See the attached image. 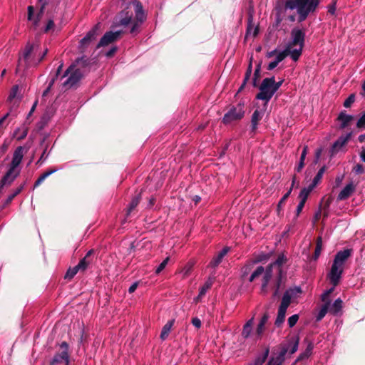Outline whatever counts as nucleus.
<instances>
[{
    "label": "nucleus",
    "instance_id": "09e8293b",
    "mask_svg": "<svg viewBox=\"0 0 365 365\" xmlns=\"http://www.w3.org/2000/svg\"><path fill=\"white\" fill-rule=\"evenodd\" d=\"M299 318V314H294V315L289 317L288 319L289 327L290 328L294 327L295 324H297V322H298Z\"/></svg>",
    "mask_w": 365,
    "mask_h": 365
},
{
    "label": "nucleus",
    "instance_id": "0e129e2a",
    "mask_svg": "<svg viewBox=\"0 0 365 365\" xmlns=\"http://www.w3.org/2000/svg\"><path fill=\"white\" fill-rule=\"evenodd\" d=\"M279 64V63L277 61H276L275 60L270 62L268 66H267V69L268 71H272L273 70L274 68H276L277 66V65Z\"/></svg>",
    "mask_w": 365,
    "mask_h": 365
},
{
    "label": "nucleus",
    "instance_id": "0eeeda50",
    "mask_svg": "<svg viewBox=\"0 0 365 365\" xmlns=\"http://www.w3.org/2000/svg\"><path fill=\"white\" fill-rule=\"evenodd\" d=\"M259 92L257 94L256 98L264 101L267 103L276 93L274 90L272 78H265L263 79L259 87Z\"/></svg>",
    "mask_w": 365,
    "mask_h": 365
},
{
    "label": "nucleus",
    "instance_id": "c03bdc74",
    "mask_svg": "<svg viewBox=\"0 0 365 365\" xmlns=\"http://www.w3.org/2000/svg\"><path fill=\"white\" fill-rule=\"evenodd\" d=\"M287 260V258L285 257V256L284 255H279L277 257V259L275 260V262H274L272 264H273V267L274 265H277L279 267V272L281 275V272H282V269H281V266L286 262Z\"/></svg>",
    "mask_w": 365,
    "mask_h": 365
},
{
    "label": "nucleus",
    "instance_id": "ddd939ff",
    "mask_svg": "<svg viewBox=\"0 0 365 365\" xmlns=\"http://www.w3.org/2000/svg\"><path fill=\"white\" fill-rule=\"evenodd\" d=\"M121 31H108L106 32L102 38L100 39L99 42L98 43L96 46V49L103 47L106 46H108V44L114 42L115 40L118 39V38L121 34Z\"/></svg>",
    "mask_w": 365,
    "mask_h": 365
},
{
    "label": "nucleus",
    "instance_id": "393cba45",
    "mask_svg": "<svg viewBox=\"0 0 365 365\" xmlns=\"http://www.w3.org/2000/svg\"><path fill=\"white\" fill-rule=\"evenodd\" d=\"M269 318V315L268 313H264L262 317L261 318L256 329V334L257 335L258 338H259L262 334L264 329V325L267 322Z\"/></svg>",
    "mask_w": 365,
    "mask_h": 365
},
{
    "label": "nucleus",
    "instance_id": "052dcab7",
    "mask_svg": "<svg viewBox=\"0 0 365 365\" xmlns=\"http://www.w3.org/2000/svg\"><path fill=\"white\" fill-rule=\"evenodd\" d=\"M304 205H305V202L303 201H300L299 203L298 204V205L297 207V210H296L297 217H298L299 215L300 214V212H302Z\"/></svg>",
    "mask_w": 365,
    "mask_h": 365
},
{
    "label": "nucleus",
    "instance_id": "1a4fd4ad",
    "mask_svg": "<svg viewBox=\"0 0 365 365\" xmlns=\"http://www.w3.org/2000/svg\"><path fill=\"white\" fill-rule=\"evenodd\" d=\"M244 115V105L239 103L236 106L231 108L229 111L224 115L222 122L225 124H230L233 121L242 119Z\"/></svg>",
    "mask_w": 365,
    "mask_h": 365
},
{
    "label": "nucleus",
    "instance_id": "de8ad7c7",
    "mask_svg": "<svg viewBox=\"0 0 365 365\" xmlns=\"http://www.w3.org/2000/svg\"><path fill=\"white\" fill-rule=\"evenodd\" d=\"M24 185H22L19 186L18 188H16V189L14 191V192H13L12 194H11L10 195H9V196H8V198H7V200H6V203H9V202H11L13 200V199H14V198L17 195H19V194L21 192V190H23V188H24Z\"/></svg>",
    "mask_w": 365,
    "mask_h": 365
},
{
    "label": "nucleus",
    "instance_id": "864d4df0",
    "mask_svg": "<svg viewBox=\"0 0 365 365\" xmlns=\"http://www.w3.org/2000/svg\"><path fill=\"white\" fill-rule=\"evenodd\" d=\"M356 127L358 128L365 129V113L358 120Z\"/></svg>",
    "mask_w": 365,
    "mask_h": 365
},
{
    "label": "nucleus",
    "instance_id": "20e7f679",
    "mask_svg": "<svg viewBox=\"0 0 365 365\" xmlns=\"http://www.w3.org/2000/svg\"><path fill=\"white\" fill-rule=\"evenodd\" d=\"M285 6L291 10L296 9L299 15V21H303L309 14L315 11L318 7V2L314 0H287Z\"/></svg>",
    "mask_w": 365,
    "mask_h": 365
},
{
    "label": "nucleus",
    "instance_id": "e2e57ef3",
    "mask_svg": "<svg viewBox=\"0 0 365 365\" xmlns=\"http://www.w3.org/2000/svg\"><path fill=\"white\" fill-rule=\"evenodd\" d=\"M307 151H308V146L307 145L304 146L301 156H300V160H302V161H304V160L306 158V155L307 154Z\"/></svg>",
    "mask_w": 365,
    "mask_h": 365
},
{
    "label": "nucleus",
    "instance_id": "a18cd8bd",
    "mask_svg": "<svg viewBox=\"0 0 365 365\" xmlns=\"http://www.w3.org/2000/svg\"><path fill=\"white\" fill-rule=\"evenodd\" d=\"M78 272H79V271L76 268V266L73 267H70L67 270V272H66V274L64 276V278L66 279H69L70 280V279H73L74 277V276L78 273Z\"/></svg>",
    "mask_w": 365,
    "mask_h": 365
},
{
    "label": "nucleus",
    "instance_id": "473e14b6",
    "mask_svg": "<svg viewBox=\"0 0 365 365\" xmlns=\"http://www.w3.org/2000/svg\"><path fill=\"white\" fill-rule=\"evenodd\" d=\"M329 305H330V301H327L326 303H324L322 305L319 312H318L317 315L316 316L317 322L321 321L325 317V315L327 314V313L329 311Z\"/></svg>",
    "mask_w": 365,
    "mask_h": 365
},
{
    "label": "nucleus",
    "instance_id": "ea45409f",
    "mask_svg": "<svg viewBox=\"0 0 365 365\" xmlns=\"http://www.w3.org/2000/svg\"><path fill=\"white\" fill-rule=\"evenodd\" d=\"M322 248V240L321 237H319L317 240V245H316L314 254L313 256L314 260H317L319 258V257L321 254Z\"/></svg>",
    "mask_w": 365,
    "mask_h": 365
},
{
    "label": "nucleus",
    "instance_id": "2f4dec72",
    "mask_svg": "<svg viewBox=\"0 0 365 365\" xmlns=\"http://www.w3.org/2000/svg\"><path fill=\"white\" fill-rule=\"evenodd\" d=\"M173 320H170L163 326L160 333V339L162 340H165L167 339L173 325Z\"/></svg>",
    "mask_w": 365,
    "mask_h": 365
},
{
    "label": "nucleus",
    "instance_id": "7c9ffc66",
    "mask_svg": "<svg viewBox=\"0 0 365 365\" xmlns=\"http://www.w3.org/2000/svg\"><path fill=\"white\" fill-rule=\"evenodd\" d=\"M272 268H273V264H269L264 272V276H263V287H267L270 279L272 276Z\"/></svg>",
    "mask_w": 365,
    "mask_h": 365
},
{
    "label": "nucleus",
    "instance_id": "338daca9",
    "mask_svg": "<svg viewBox=\"0 0 365 365\" xmlns=\"http://www.w3.org/2000/svg\"><path fill=\"white\" fill-rule=\"evenodd\" d=\"M54 26V22L53 20H49L47 23V25L44 29L45 32H48L51 29H52Z\"/></svg>",
    "mask_w": 365,
    "mask_h": 365
},
{
    "label": "nucleus",
    "instance_id": "6e6552de",
    "mask_svg": "<svg viewBox=\"0 0 365 365\" xmlns=\"http://www.w3.org/2000/svg\"><path fill=\"white\" fill-rule=\"evenodd\" d=\"M101 24H96L79 41L78 48L83 52L97 38L99 35Z\"/></svg>",
    "mask_w": 365,
    "mask_h": 365
},
{
    "label": "nucleus",
    "instance_id": "bb28decb",
    "mask_svg": "<svg viewBox=\"0 0 365 365\" xmlns=\"http://www.w3.org/2000/svg\"><path fill=\"white\" fill-rule=\"evenodd\" d=\"M302 292V291L300 287L289 288L284 293L282 299H284L285 297L288 298L289 302L290 304L292 297H295L297 294H301Z\"/></svg>",
    "mask_w": 365,
    "mask_h": 365
},
{
    "label": "nucleus",
    "instance_id": "7ed1b4c3",
    "mask_svg": "<svg viewBox=\"0 0 365 365\" xmlns=\"http://www.w3.org/2000/svg\"><path fill=\"white\" fill-rule=\"evenodd\" d=\"M351 249H345L344 250L339 251L336 254L331 269L327 274V277L329 279L330 283L334 287H336L339 284L344 272V264L348 258L351 255Z\"/></svg>",
    "mask_w": 365,
    "mask_h": 365
},
{
    "label": "nucleus",
    "instance_id": "69168bd1",
    "mask_svg": "<svg viewBox=\"0 0 365 365\" xmlns=\"http://www.w3.org/2000/svg\"><path fill=\"white\" fill-rule=\"evenodd\" d=\"M117 47H112L109 51H108L106 53V56L108 58L112 57L113 54L116 52Z\"/></svg>",
    "mask_w": 365,
    "mask_h": 365
},
{
    "label": "nucleus",
    "instance_id": "f704fd0d",
    "mask_svg": "<svg viewBox=\"0 0 365 365\" xmlns=\"http://www.w3.org/2000/svg\"><path fill=\"white\" fill-rule=\"evenodd\" d=\"M140 198L141 195L140 194H138L132 199L127 210V215H129L130 212L137 207L140 202Z\"/></svg>",
    "mask_w": 365,
    "mask_h": 365
},
{
    "label": "nucleus",
    "instance_id": "5701e85b",
    "mask_svg": "<svg viewBox=\"0 0 365 365\" xmlns=\"http://www.w3.org/2000/svg\"><path fill=\"white\" fill-rule=\"evenodd\" d=\"M337 120L341 122L339 128L341 129H344L349 125L351 120H354V116L346 114V111L344 110L339 113Z\"/></svg>",
    "mask_w": 365,
    "mask_h": 365
},
{
    "label": "nucleus",
    "instance_id": "c85d7f7f",
    "mask_svg": "<svg viewBox=\"0 0 365 365\" xmlns=\"http://www.w3.org/2000/svg\"><path fill=\"white\" fill-rule=\"evenodd\" d=\"M253 318L249 319L245 324L243 326L242 336L244 339H247L250 336L252 331Z\"/></svg>",
    "mask_w": 365,
    "mask_h": 365
},
{
    "label": "nucleus",
    "instance_id": "680f3d73",
    "mask_svg": "<svg viewBox=\"0 0 365 365\" xmlns=\"http://www.w3.org/2000/svg\"><path fill=\"white\" fill-rule=\"evenodd\" d=\"M45 179V175L41 174L35 182L34 187H38V185H40Z\"/></svg>",
    "mask_w": 365,
    "mask_h": 365
},
{
    "label": "nucleus",
    "instance_id": "3c124183",
    "mask_svg": "<svg viewBox=\"0 0 365 365\" xmlns=\"http://www.w3.org/2000/svg\"><path fill=\"white\" fill-rule=\"evenodd\" d=\"M281 282H282V277H281V275L279 274L276 284L274 286V292L273 293L274 297H277L279 295Z\"/></svg>",
    "mask_w": 365,
    "mask_h": 365
},
{
    "label": "nucleus",
    "instance_id": "9b49d317",
    "mask_svg": "<svg viewBox=\"0 0 365 365\" xmlns=\"http://www.w3.org/2000/svg\"><path fill=\"white\" fill-rule=\"evenodd\" d=\"M352 133L349 132L345 135H341L332 145L329 153L331 156L335 155L346 145L351 137Z\"/></svg>",
    "mask_w": 365,
    "mask_h": 365
},
{
    "label": "nucleus",
    "instance_id": "49530a36",
    "mask_svg": "<svg viewBox=\"0 0 365 365\" xmlns=\"http://www.w3.org/2000/svg\"><path fill=\"white\" fill-rule=\"evenodd\" d=\"M336 287H332L330 289L326 290L321 296V299L324 303H326L327 301H330L329 299V295L334 292Z\"/></svg>",
    "mask_w": 365,
    "mask_h": 365
},
{
    "label": "nucleus",
    "instance_id": "bf43d9fd",
    "mask_svg": "<svg viewBox=\"0 0 365 365\" xmlns=\"http://www.w3.org/2000/svg\"><path fill=\"white\" fill-rule=\"evenodd\" d=\"M298 346H299V339L297 338L294 342L293 343L292 346V348L291 349L289 350V353L291 354L295 353L297 351V349H298Z\"/></svg>",
    "mask_w": 365,
    "mask_h": 365
},
{
    "label": "nucleus",
    "instance_id": "c756f323",
    "mask_svg": "<svg viewBox=\"0 0 365 365\" xmlns=\"http://www.w3.org/2000/svg\"><path fill=\"white\" fill-rule=\"evenodd\" d=\"M314 349V344L312 341H309L304 351L301 353L297 358V361L303 360L304 359H307L312 354V351Z\"/></svg>",
    "mask_w": 365,
    "mask_h": 365
},
{
    "label": "nucleus",
    "instance_id": "4d7b16f0",
    "mask_svg": "<svg viewBox=\"0 0 365 365\" xmlns=\"http://www.w3.org/2000/svg\"><path fill=\"white\" fill-rule=\"evenodd\" d=\"M270 78H272V81H273V86H274V90L275 91V92L277 91V90L280 88V86L282 85L283 82H284V80H281L278 82H276L275 81V78L274 76L271 77Z\"/></svg>",
    "mask_w": 365,
    "mask_h": 365
},
{
    "label": "nucleus",
    "instance_id": "774afa93",
    "mask_svg": "<svg viewBox=\"0 0 365 365\" xmlns=\"http://www.w3.org/2000/svg\"><path fill=\"white\" fill-rule=\"evenodd\" d=\"M260 68H261V65L260 64H258L255 68V71L254 72V78H259V76H260Z\"/></svg>",
    "mask_w": 365,
    "mask_h": 365
},
{
    "label": "nucleus",
    "instance_id": "a211bd4d",
    "mask_svg": "<svg viewBox=\"0 0 365 365\" xmlns=\"http://www.w3.org/2000/svg\"><path fill=\"white\" fill-rule=\"evenodd\" d=\"M264 116V111L259 110H255L254 113H252V118H251V130L250 132L252 134H255L257 129L258 123L261 120L262 117Z\"/></svg>",
    "mask_w": 365,
    "mask_h": 365
},
{
    "label": "nucleus",
    "instance_id": "6ab92c4d",
    "mask_svg": "<svg viewBox=\"0 0 365 365\" xmlns=\"http://www.w3.org/2000/svg\"><path fill=\"white\" fill-rule=\"evenodd\" d=\"M258 26H255L253 24V16L252 14H249L245 38H247L250 36L255 37L258 34Z\"/></svg>",
    "mask_w": 365,
    "mask_h": 365
},
{
    "label": "nucleus",
    "instance_id": "423d86ee",
    "mask_svg": "<svg viewBox=\"0 0 365 365\" xmlns=\"http://www.w3.org/2000/svg\"><path fill=\"white\" fill-rule=\"evenodd\" d=\"M305 32L299 29L294 28L291 31V41L287 47L292 50V59L297 61L302 55L304 45Z\"/></svg>",
    "mask_w": 365,
    "mask_h": 365
},
{
    "label": "nucleus",
    "instance_id": "dca6fc26",
    "mask_svg": "<svg viewBox=\"0 0 365 365\" xmlns=\"http://www.w3.org/2000/svg\"><path fill=\"white\" fill-rule=\"evenodd\" d=\"M356 186L352 182L347 184L339 193L337 200H344L349 198L355 191Z\"/></svg>",
    "mask_w": 365,
    "mask_h": 365
},
{
    "label": "nucleus",
    "instance_id": "603ef678",
    "mask_svg": "<svg viewBox=\"0 0 365 365\" xmlns=\"http://www.w3.org/2000/svg\"><path fill=\"white\" fill-rule=\"evenodd\" d=\"M355 96L354 94H351L344 102V106L345 108H349L351 105L354 102Z\"/></svg>",
    "mask_w": 365,
    "mask_h": 365
},
{
    "label": "nucleus",
    "instance_id": "2eb2a0df",
    "mask_svg": "<svg viewBox=\"0 0 365 365\" xmlns=\"http://www.w3.org/2000/svg\"><path fill=\"white\" fill-rule=\"evenodd\" d=\"M24 148L22 146H19L14 150L12 160L9 165V168H11V170H19L18 167L22 161L24 157Z\"/></svg>",
    "mask_w": 365,
    "mask_h": 365
},
{
    "label": "nucleus",
    "instance_id": "13d9d810",
    "mask_svg": "<svg viewBox=\"0 0 365 365\" xmlns=\"http://www.w3.org/2000/svg\"><path fill=\"white\" fill-rule=\"evenodd\" d=\"M192 324L197 329H200L201 327V325H202L201 320L199 318H197V317L192 318Z\"/></svg>",
    "mask_w": 365,
    "mask_h": 365
},
{
    "label": "nucleus",
    "instance_id": "b1692460",
    "mask_svg": "<svg viewBox=\"0 0 365 365\" xmlns=\"http://www.w3.org/2000/svg\"><path fill=\"white\" fill-rule=\"evenodd\" d=\"M29 128L24 123L14 130V137L16 138L17 140H21L26 137Z\"/></svg>",
    "mask_w": 365,
    "mask_h": 365
},
{
    "label": "nucleus",
    "instance_id": "8fccbe9b",
    "mask_svg": "<svg viewBox=\"0 0 365 365\" xmlns=\"http://www.w3.org/2000/svg\"><path fill=\"white\" fill-rule=\"evenodd\" d=\"M169 259L170 258L169 257H168L159 264V266L155 269V273L157 274H160L165 269V267L168 264Z\"/></svg>",
    "mask_w": 365,
    "mask_h": 365
},
{
    "label": "nucleus",
    "instance_id": "4468645a",
    "mask_svg": "<svg viewBox=\"0 0 365 365\" xmlns=\"http://www.w3.org/2000/svg\"><path fill=\"white\" fill-rule=\"evenodd\" d=\"M19 174L20 170H14L9 168L0 181V187L3 188L4 186L10 185Z\"/></svg>",
    "mask_w": 365,
    "mask_h": 365
},
{
    "label": "nucleus",
    "instance_id": "a878e982",
    "mask_svg": "<svg viewBox=\"0 0 365 365\" xmlns=\"http://www.w3.org/2000/svg\"><path fill=\"white\" fill-rule=\"evenodd\" d=\"M269 348H266L262 354H259L256 359L250 363V365H263L269 356Z\"/></svg>",
    "mask_w": 365,
    "mask_h": 365
},
{
    "label": "nucleus",
    "instance_id": "4be33fe9",
    "mask_svg": "<svg viewBox=\"0 0 365 365\" xmlns=\"http://www.w3.org/2000/svg\"><path fill=\"white\" fill-rule=\"evenodd\" d=\"M229 247H224L218 254L217 256L214 257L210 261L209 266L215 268L217 267L220 262H222L223 257L227 255V253L229 252Z\"/></svg>",
    "mask_w": 365,
    "mask_h": 365
},
{
    "label": "nucleus",
    "instance_id": "9d476101",
    "mask_svg": "<svg viewBox=\"0 0 365 365\" xmlns=\"http://www.w3.org/2000/svg\"><path fill=\"white\" fill-rule=\"evenodd\" d=\"M61 348L63 351L61 353L55 354L53 356L51 365H58L63 364V365H69V355H68V345L66 341L61 344Z\"/></svg>",
    "mask_w": 365,
    "mask_h": 365
},
{
    "label": "nucleus",
    "instance_id": "4c0bfd02",
    "mask_svg": "<svg viewBox=\"0 0 365 365\" xmlns=\"http://www.w3.org/2000/svg\"><path fill=\"white\" fill-rule=\"evenodd\" d=\"M256 262H250L247 263L244 267L241 269V277L242 278H245L246 276H247L250 271L252 270L254 264Z\"/></svg>",
    "mask_w": 365,
    "mask_h": 365
},
{
    "label": "nucleus",
    "instance_id": "c9c22d12",
    "mask_svg": "<svg viewBox=\"0 0 365 365\" xmlns=\"http://www.w3.org/2000/svg\"><path fill=\"white\" fill-rule=\"evenodd\" d=\"M292 50H290L289 48L286 46L285 49L281 52H279L275 58V61L278 63H280L287 56H290L292 58Z\"/></svg>",
    "mask_w": 365,
    "mask_h": 365
},
{
    "label": "nucleus",
    "instance_id": "39448f33",
    "mask_svg": "<svg viewBox=\"0 0 365 365\" xmlns=\"http://www.w3.org/2000/svg\"><path fill=\"white\" fill-rule=\"evenodd\" d=\"M88 59L86 56L78 58L75 63H72L65 71L61 78L68 76L63 85L65 88H71L75 86L81 78L82 73L78 68H76L77 65L86 66L88 64Z\"/></svg>",
    "mask_w": 365,
    "mask_h": 365
},
{
    "label": "nucleus",
    "instance_id": "5fc2aeb1",
    "mask_svg": "<svg viewBox=\"0 0 365 365\" xmlns=\"http://www.w3.org/2000/svg\"><path fill=\"white\" fill-rule=\"evenodd\" d=\"M353 170L354 171V173L357 175H360V174H362L364 173V168L363 166V165L361 164H357L354 167V169Z\"/></svg>",
    "mask_w": 365,
    "mask_h": 365
},
{
    "label": "nucleus",
    "instance_id": "72a5a7b5",
    "mask_svg": "<svg viewBox=\"0 0 365 365\" xmlns=\"http://www.w3.org/2000/svg\"><path fill=\"white\" fill-rule=\"evenodd\" d=\"M325 170H326V167L325 166H323L322 168H321L319 170L318 173H317V175L314 178L312 183L309 185L311 187L314 188L318 185V183L321 181Z\"/></svg>",
    "mask_w": 365,
    "mask_h": 365
},
{
    "label": "nucleus",
    "instance_id": "58836bf2",
    "mask_svg": "<svg viewBox=\"0 0 365 365\" xmlns=\"http://www.w3.org/2000/svg\"><path fill=\"white\" fill-rule=\"evenodd\" d=\"M212 286L211 282H206L202 287H200L199 294L196 297L195 300L198 301L200 298H202L207 292V291L210 289Z\"/></svg>",
    "mask_w": 365,
    "mask_h": 365
},
{
    "label": "nucleus",
    "instance_id": "f257e3e1",
    "mask_svg": "<svg viewBox=\"0 0 365 365\" xmlns=\"http://www.w3.org/2000/svg\"><path fill=\"white\" fill-rule=\"evenodd\" d=\"M145 18L141 3L135 0L130 2L125 9L119 14L117 25L127 26L132 23L130 32L135 35L139 32V28Z\"/></svg>",
    "mask_w": 365,
    "mask_h": 365
},
{
    "label": "nucleus",
    "instance_id": "412c9836",
    "mask_svg": "<svg viewBox=\"0 0 365 365\" xmlns=\"http://www.w3.org/2000/svg\"><path fill=\"white\" fill-rule=\"evenodd\" d=\"M288 351L285 347L282 348L276 357H271L267 365H282L284 360V356Z\"/></svg>",
    "mask_w": 365,
    "mask_h": 365
},
{
    "label": "nucleus",
    "instance_id": "f8f14e48",
    "mask_svg": "<svg viewBox=\"0 0 365 365\" xmlns=\"http://www.w3.org/2000/svg\"><path fill=\"white\" fill-rule=\"evenodd\" d=\"M289 304H290L289 302L288 298L285 297L284 299H282L280 305L278 309L277 319L275 320V325L277 327H280L284 322L286 312Z\"/></svg>",
    "mask_w": 365,
    "mask_h": 365
},
{
    "label": "nucleus",
    "instance_id": "6e6d98bb",
    "mask_svg": "<svg viewBox=\"0 0 365 365\" xmlns=\"http://www.w3.org/2000/svg\"><path fill=\"white\" fill-rule=\"evenodd\" d=\"M336 9V2L335 0H334L332 1V3L330 5H329V6H328V12L329 14H331V15H334V14H335Z\"/></svg>",
    "mask_w": 365,
    "mask_h": 365
},
{
    "label": "nucleus",
    "instance_id": "f03ea898",
    "mask_svg": "<svg viewBox=\"0 0 365 365\" xmlns=\"http://www.w3.org/2000/svg\"><path fill=\"white\" fill-rule=\"evenodd\" d=\"M38 47V43H26L24 51L19 55L16 72L25 71L31 66H36L44 58L48 53V48L43 51L39 58H36L35 53Z\"/></svg>",
    "mask_w": 365,
    "mask_h": 365
},
{
    "label": "nucleus",
    "instance_id": "a19ab883",
    "mask_svg": "<svg viewBox=\"0 0 365 365\" xmlns=\"http://www.w3.org/2000/svg\"><path fill=\"white\" fill-rule=\"evenodd\" d=\"M264 272V268L262 266H259L250 275L249 278V281L250 282H253L255 278L258 277L261 274H262Z\"/></svg>",
    "mask_w": 365,
    "mask_h": 365
},
{
    "label": "nucleus",
    "instance_id": "aec40b11",
    "mask_svg": "<svg viewBox=\"0 0 365 365\" xmlns=\"http://www.w3.org/2000/svg\"><path fill=\"white\" fill-rule=\"evenodd\" d=\"M18 91H19V86H13V88H11V91L9 93V96L8 97V101L10 103H13L12 106L10 108V110H9V111L11 110V114H13V110L16 107H18L19 103L20 102V100L16 99Z\"/></svg>",
    "mask_w": 365,
    "mask_h": 365
},
{
    "label": "nucleus",
    "instance_id": "cd10ccee",
    "mask_svg": "<svg viewBox=\"0 0 365 365\" xmlns=\"http://www.w3.org/2000/svg\"><path fill=\"white\" fill-rule=\"evenodd\" d=\"M343 302L340 298L336 299L332 304H330L329 312L333 315H336L342 308Z\"/></svg>",
    "mask_w": 365,
    "mask_h": 365
},
{
    "label": "nucleus",
    "instance_id": "37998d69",
    "mask_svg": "<svg viewBox=\"0 0 365 365\" xmlns=\"http://www.w3.org/2000/svg\"><path fill=\"white\" fill-rule=\"evenodd\" d=\"M252 59H251L250 62V64H249V66L247 67L246 73H245V78H244V81H243V83L240 86V88L239 89V91H240L243 88V87L246 84L247 81L250 79L251 73H252Z\"/></svg>",
    "mask_w": 365,
    "mask_h": 365
},
{
    "label": "nucleus",
    "instance_id": "79ce46f5",
    "mask_svg": "<svg viewBox=\"0 0 365 365\" xmlns=\"http://www.w3.org/2000/svg\"><path fill=\"white\" fill-rule=\"evenodd\" d=\"M291 192H292V187L289 188V190L284 195V196L280 199L279 202H278V205H277L278 215H279L283 205L284 204L285 201L290 195Z\"/></svg>",
    "mask_w": 365,
    "mask_h": 365
},
{
    "label": "nucleus",
    "instance_id": "f3484780",
    "mask_svg": "<svg viewBox=\"0 0 365 365\" xmlns=\"http://www.w3.org/2000/svg\"><path fill=\"white\" fill-rule=\"evenodd\" d=\"M93 250H89L86 253V256L80 260L77 265H76V268L78 269L79 272H84L88 267L89 264H91V255H93Z\"/></svg>",
    "mask_w": 365,
    "mask_h": 365
},
{
    "label": "nucleus",
    "instance_id": "e433bc0d",
    "mask_svg": "<svg viewBox=\"0 0 365 365\" xmlns=\"http://www.w3.org/2000/svg\"><path fill=\"white\" fill-rule=\"evenodd\" d=\"M314 188L312 187H311L310 185H309L307 187H304L301 190V192H300V193L299 195V197L300 198V201H303V202H306L309 193L312 192V190Z\"/></svg>",
    "mask_w": 365,
    "mask_h": 365
}]
</instances>
